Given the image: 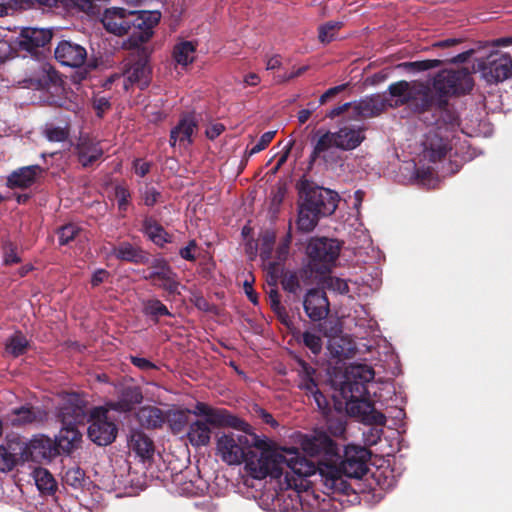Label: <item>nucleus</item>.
I'll return each instance as SVG.
<instances>
[{
  "instance_id": "25",
  "label": "nucleus",
  "mask_w": 512,
  "mask_h": 512,
  "mask_svg": "<svg viewBox=\"0 0 512 512\" xmlns=\"http://www.w3.org/2000/svg\"><path fill=\"white\" fill-rule=\"evenodd\" d=\"M75 154L83 168H90L101 160L104 150L99 141L89 137H81L75 146Z\"/></svg>"
},
{
  "instance_id": "59",
  "label": "nucleus",
  "mask_w": 512,
  "mask_h": 512,
  "mask_svg": "<svg viewBox=\"0 0 512 512\" xmlns=\"http://www.w3.org/2000/svg\"><path fill=\"white\" fill-rule=\"evenodd\" d=\"M276 131H267L260 137L259 141L248 151L249 156L264 150L273 140Z\"/></svg>"
},
{
  "instance_id": "34",
  "label": "nucleus",
  "mask_w": 512,
  "mask_h": 512,
  "mask_svg": "<svg viewBox=\"0 0 512 512\" xmlns=\"http://www.w3.org/2000/svg\"><path fill=\"white\" fill-rule=\"evenodd\" d=\"M139 424L146 429L162 428L165 424V412L156 406L141 407L136 413Z\"/></svg>"
},
{
  "instance_id": "17",
  "label": "nucleus",
  "mask_w": 512,
  "mask_h": 512,
  "mask_svg": "<svg viewBox=\"0 0 512 512\" xmlns=\"http://www.w3.org/2000/svg\"><path fill=\"white\" fill-rule=\"evenodd\" d=\"M253 472V476L258 479L270 476L272 478H280L284 469L288 468L287 450L281 452H264L258 459L257 463H247Z\"/></svg>"
},
{
  "instance_id": "39",
  "label": "nucleus",
  "mask_w": 512,
  "mask_h": 512,
  "mask_svg": "<svg viewBox=\"0 0 512 512\" xmlns=\"http://www.w3.org/2000/svg\"><path fill=\"white\" fill-rule=\"evenodd\" d=\"M29 347V340L20 330L15 331L5 342V352L14 358L24 355Z\"/></svg>"
},
{
  "instance_id": "56",
  "label": "nucleus",
  "mask_w": 512,
  "mask_h": 512,
  "mask_svg": "<svg viewBox=\"0 0 512 512\" xmlns=\"http://www.w3.org/2000/svg\"><path fill=\"white\" fill-rule=\"evenodd\" d=\"M29 0H5L0 3V17H4L19 10V7L28 6Z\"/></svg>"
},
{
  "instance_id": "22",
  "label": "nucleus",
  "mask_w": 512,
  "mask_h": 512,
  "mask_svg": "<svg viewBox=\"0 0 512 512\" xmlns=\"http://www.w3.org/2000/svg\"><path fill=\"white\" fill-rule=\"evenodd\" d=\"M116 391L117 400L107 403V406L116 412H130L143 400L142 390L139 386L122 384L116 388Z\"/></svg>"
},
{
  "instance_id": "14",
  "label": "nucleus",
  "mask_w": 512,
  "mask_h": 512,
  "mask_svg": "<svg viewBox=\"0 0 512 512\" xmlns=\"http://www.w3.org/2000/svg\"><path fill=\"white\" fill-rule=\"evenodd\" d=\"M187 412L191 413L190 410ZM192 413L196 416H204L203 422L209 423L211 426L220 427H231L242 432H246L249 425L242 419L231 414L227 409L214 408L204 402H197Z\"/></svg>"
},
{
  "instance_id": "5",
  "label": "nucleus",
  "mask_w": 512,
  "mask_h": 512,
  "mask_svg": "<svg viewBox=\"0 0 512 512\" xmlns=\"http://www.w3.org/2000/svg\"><path fill=\"white\" fill-rule=\"evenodd\" d=\"M388 93L395 98L393 102L389 99L388 107L398 108L410 104L412 110L421 116L420 120L423 122L425 115L430 113L432 98L431 89L428 86L421 85L419 88H413L409 82L400 80L388 86Z\"/></svg>"
},
{
  "instance_id": "13",
  "label": "nucleus",
  "mask_w": 512,
  "mask_h": 512,
  "mask_svg": "<svg viewBox=\"0 0 512 512\" xmlns=\"http://www.w3.org/2000/svg\"><path fill=\"white\" fill-rule=\"evenodd\" d=\"M477 62L482 77L490 84L502 82L512 75V56L509 53L494 51Z\"/></svg>"
},
{
  "instance_id": "60",
  "label": "nucleus",
  "mask_w": 512,
  "mask_h": 512,
  "mask_svg": "<svg viewBox=\"0 0 512 512\" xmlns=\"http://www.w3.org/2000/svg\"><path fill=\"white\" fill-rule=\"evenodd\" d=\"M3 251L5 264H17L21 261L17 254V247L12 242L7 241L3 245Z\"/></svg>"
},
{
  "instance_id": "55",
  "label": "nucleus",
  "mask_w": 512,
  "mask_h": 512,
  "mask_svg": "<svg viewBox=\"0 0 512 512\" xmlns=\"http://www.w3.org/2000/svg\"><path fill=\"white\" fill-rule=\"evenodd\" d=\"M66 7L77 8L79 11L93 14L95 12V2L93 0H62Z\"/></svg>"
},
{
  "instance_id": "3",
  "label": "nucleus",
  "mask_w": 512,
  "mask_h": 512,
  "mask_svg": "<svg viewBox=\"0 0 512 512\" xmlns=\"http://www.w3.org/2000/svg\"><path fill=\"white\" fill-rule=\"evenodd\" d=\"M364 128L342 127L336 132L327 131L316 141L309 156V165H313L317 159L322 158L326 163L337 162L335 153L330 151L335 147L343 151L357 148L364 140Z\"/></svg>"
},
{
  "instance_id": "16",
  "label": "nucleus",
  "mask_w": 512,
  "mask_h": 512,
  "mask_svg": "<svg viewBox=\"0 0 512 512\" xmlns=\"http://www.w3.org/2000/svg\"><path fill=\"white\" fill-rule=\"evenodd\" d=\"M20 448L21 461H50L60 455L53 439L41 435L30 440L29 443L17 444Z\"/></svg>"
},
{
  "instance_id": "58",
  "label": "nucleus",
  "mask_w": 512,
  "mask_h": 512,
  "mask_svg": "<svg viewBox=\"0 0 512 512\" xmlns=\"http://www.w3.org/2000/svg\"><path fill=\"white\" fill-rule=\"evenodd\" d=\"M36 482L40 490L53 491L55 489L56 483L47 470L38 472Z\"/></svg>"
},
{
  "instance_id": "40",
  "label": "nucleus",
  "mask_w": 512,
  "mask_h": 512,
  "mask_svg": "<svg viewBox=\"0 0 512 512\" xmlns=\"http://www.w3.org/2000/svg\"><path fill=\"white\" fill-rule=\"evenodd\" d=\"M19 442H11L8 447L0 446V471L8 472L14 469L20 458Z\"/></svg>"
},
{
  "instance_id": "52",
  "label": "nucleus",
  "mask_w": 512,
  "mask_h": 512,
  "mask_svg": "<svg viewBox=\"0 0 512 512\" xmlns=\"http://www.w3.org/2000/svg\"><path fill=\"white\" fill-rule=\"evenodd\" d=\"M43 133L50 142H64L69 137V129L67 127L46 125Z\"/></svg>"
},
{
  "instance_id": "37",
  "label": "nucleus",
  "mask_w": 512,
  "mask_h": 512,
  "mask_svg": "<svg viewBox=\"0 0 512 512\" xmlns=\"http://www.w3.org/2000/svg\"><path fill=\"white\" fill-rule=\"evenodd\" d=\"M321 218V215H319L313 209H310V206L308 204H306L303 200L299 199L296 226L300 232H312L318 225V222Z\"/></svg>"
},
{
  "instance_id": "1",
  "label": "nucleus",
  "mask_w": 512,
  "mask_h": 512,
  "mask_svg": "<svg viewBox=\"0 0 512 512\" xmlns=\"http://www.w3.org/2000/svg\"><path fill=\"white\" fill-rule=\"evenodd\" d=\"M431 110L424 117V123L432 129L426 134L425 157L433 163L442 161L452 150V135L460 126V117L449 97L470 93L474 80L467 68L444 69L433 78Z\"/></svg>"
},
{
  "instance_id": "43",
  "label": "nucleus",
  "mask_w": 512,
  "mask_h": 512,
  "mask_svg": "<svg viewBox=\"0 0 512 512\" xmlns=\"http://www.w3.org/2000/svg\"><path fill=\"white\" fill-rule=\"evenodd\" d=\"M375 372L371 366L366 364H355L347 368L346 379H354L368 384L374 379Z\"/></svg>"
},
{
  "instance_id": "9",
  "label": "nucleus",
  "mask_w": 512,
  "mask_h": 512,
  "mask_svg": "<svg viewBox=\"0 0 512 512\" xmlns=\"http://www.w3.org/2000/svg\"><path fill=\"white\" fill-rule=\"evenodd\" d=\"M150 51L146 47L138 48L129 56L124 64L123 76L130 85L141 90L147 88L152 79V68L149 64Z\"/></svg>"
},
{
  "instance_id": "46",
  "label": "nucleus",
  "mask_w": 512,
  "mask_h": 512,
  "mask_svg": "<svg viewBox=\"0 0 512 512\" xmlns=\"http://www.w3.org/2000/svg\"><path fill=\"white\" fill-rule=\"evenodd\" d=\"M343 27L340 21H328L318 28V39L322 44H329L335 40L337 32Z\"/></svg>"
},
{
  "instance_id": "21",
  "label": "nucleus",
  "mask_w": 512,
  "mask_h": 512,
  "mask_svg": "<svg viewBox=\"0 0 512 512\" xmlns=\"http://www.w3.org/2000/svg\"><path fill=\"white\" fill-rule=\"evenodd\" d=\"M55 58L63 66L78 68L85 63L87 51L78 43L62 40L55 48Z\"/></svg>"
},
{
  "instance_id": "33",
  "label": "nucleus",
  "mask_w": 512,
  "mask_h": 512,
  "mask_svg": "<svg viewBox=\"0 0 512 512\" xmlns=\"http://www.w3.org/2000/svg\"><path fill=\"white\" fill-rule=\"evenodd\" d=\"M292 239V225L289 223L286 233L280 238L275 250L274 261L269 262V274L276 276L277 273H280L281 267L289 257Z\"/></svg>"
},
{
  "instance_id": "12",
  "label": "nucleus",
  "mask_w": 512,
  "mask_h": 512,
  "mask_svg": "<svg viewBox=\"0 0 512 512\" xmlns=\"http://www.w3.org/2000/svg\"><path fill=\"white\" fill-rule=\"evenodd\" d=\"M147 274L143 278L153 286L163 289L169 295L180 294V282L177 273L163 257L149 258Z\"/></svg>"
},
{
  "instance_id": "32",
  "label": "nucleus",
  "mask_w": 512,
  "mask_h": 512,
  "mask_svg": "<svg viewBox=\"0 0 512 512\" xmlns=\"http://www.w3.org/2000/svg\"><path fill=\"white\" fill-rule=\"evenodd\" d=\"M113 255L118 260L133 264L145 265L149 263V254L142 248L136 247L129 242H121L118 246L114 247Z\"/></svg>"
},
{
  "instance_id": "51",
  "label": "nucleus",
  "mask_w": 512,
  "mask_h": 512,
  "mask_svg": "<svg viewBox=\"0 0 512 512\" xmlns=\"http://www.w3.org/2000/svg\"><path fill=\"white\" fill-rule=\"evenodd\" d=\"M81 232L80 227L73 223L66 224L60 227L57 231L58 240L60 245H67L73 241Z\"/></svg>"
},
{
  "instance_id": "41",
  "label": "nucleus",
  "mask_w": 512,
  "mask_h": 512,
  "mask_svg": "<svg viewBox=\"0 0 512 512\" xmlns=\"http://www.w3.org/2000/svg\"><path fill=\"white\" fill-rule=\"evenodd\" d=\"M276 232L272 229L264 230L259 237L260 252L259 256L261 260L267 265L269 270V262L274 261L273 251L276 243Z\"/></svg>"
},
{
  "instance_id": "27",
  "label": "nucleus",
  "mask_w": 512,
  "mask_h": 512,
  "mask_svg": "<svg viewBox=\"0 0 512 512\" xmlns=\"http://www.w3.org/2000/svg\"><path fill=\"white\" fill-rule=\"evenodd\" d=\"M198 128V118L193 112L181 115L177 125L170 132V144L175 146L176 142L192 144V135Z\"/></svg>"
},
{
  "instance_id": "28",
  "label": "nucleus",
  "mask_w": 512,
  "mask_h": 512,
  "mask_svg": "<svg viewBox=\"0 0 512 512\" xmlns=\"http://www.w3.org/2000/svg\"><path fill=\"white\" fill-rule=\"evenodd\" d=\"M351 415L357 416L360 420L368 425L384 426L386 424V416L375 409L374 404L370 400H362L351 404L348 407Z\"/></svg>"
},
{
  "instance_id": "38",
  "label": "nucleus",
  "mask_w": 512,
  "mask_h": 512,
  "mask_svg": "<svg viewBox=\"0 0 512 512\" xmlns=\"http://www.w3.org/2000/svg\"><path fill=\"white\" fill-rule=\"evenodd\" d=\"M210 424L202 420H196L189 425L187 437L194 447L206 446L210 442Z\"/></svg>"
},
{
  "instance_id": "2",
  "label": "nucleus",
  "mask_w": 512,
  "mask_h": 512,
  "mask_svg": "<svg viewBox=\"0 0 512 512\" xmlns=\"http://www.w3.org/2000/svg\"><path fill=\"white\" fill-rule=\"evenodd\" d=\"M303 450L310 456L323 454L328 461L318 462V475L325 489L330 493L349 495L351 485L344 479V473L333 458H339L336 443L326 433H319L303 443Z\"/></svg>"
},
{
  "instance_id": "62",
  "label": "nucleus",
  "mask_w": 512,
  "mask_h": 512,
  "mask_svg": "<svg viewBox=\"0 0 512 512\" xmlns=\"http://www.w3.org/2000/svg\"><path fill=\"white\" fill-rule=\"evenodd\" d=\"M310 395L313 397L317 408L324 415H326L330 412V403H329L327 397L325 395H323V393L319 390V388L316 389L315 391H313Z\"/></svg>"
},
{
  "instance_id": "7",
  "label": "nucleus",
  "mask_w": 512,
  "mask_h": 512,
  "mask_svg": "<svg viewBox=\"0 0 512 512\" xmlns=\"http://www.w3.org/2000/svg\"><path fill=\"white\" fill-rule=\"evenodd\" d=\"M300 200H303L322 217L333 214L338 205V194L330 189L320 187L303 178L297 183Z\"/></svg>"
},
{
  "instance_id": "42",
  "label": "nucleus",
  "mask_w": 512,
  "mask_h": 512,
  "mask_svg": "<svg viewBox=\"0 0 512 512\" xmlns=\"http://www.w3.org/2000/svg\"><path fill=\"white\" fill-rule=\"evenodd\" d=\"M196 44L191 41H181L173 48V58L177 64L187 66L194 60Z\"/></svg>"
},
{
  "instance_id": "57",
  "label": "nucleus",
  "mask_w": 512,
  "mask_h": 512,
  "mask_svg": "<svg viewBox=\"0 0 512 512\" xmlns=\"http://www.w3.org/2000/svg\"><path fill=\"white\" fill-rule=\"evenodd\" d=\"M115 197L118 202V209L122 212H125L128 208L131 194L127 187L118 185L115 188Z\"/></svg>"
},
{
  "instance_id": "35",
  "label": "nucleus",
  "mask_w": 512,
  "mask_h": 512,
  "mask_svg": "<svg viewBox=\"0 0 512 512\" xmlns=\"http://www.w3.org/2000/svg\"><path fill=\"white\" fill-rule=\"evenodd\" d=\"M129 447L142 461L151 459L154 455V443L142 431L136 430L131 433Z\"/></svg>"
},
{
  "instance_id": "49",
  "label": "nucleus",
  "mask_w": 512,
  "mask_h": 512,
  "mask_svg": "<svg viewBox=\"0 0 512 512\" xmlns=\"http://www.w3.org/2000/svg\"><path fill=\"white\" fill-rule=\"evenodd\" d=\"M38 412L34 407L31 406H21L13 410V414L17 416L16 419L13 420L14 425H24L30 424L37 421Z\"/></svg>"
},
{
  "instance_id": "24",
  "label": "nucleus",
  "mask_w": 512,
  "mask_h": 512,
  "mask_svg": "<svg viewBox=\"0 0 512 512\" xmlns=\"http://www.w3.org/2000/svg\"><path fill=\"white\" fill-rule=\"evenodd\" d=\"M130 11L124 8L113 7L106 9L102 23L105 29L117 36L128 35L130 26Z\"/></svg>"
},
{
  "instance_id": "47",
  "label": "nucleus",
  "mask_w": 512,
  "mask_h": 512,
  "mask_svg": "<svg viewBox=\"0 0 512 512\" xmlns=\"http://www.w3.org/2000/svg\"><path fill=\"white\" fill-rule=\"evenodd\" d=\"M165 418V423H168L174 433L182 432L188 421L187 412L183 410L165 412Z\"/></svg>"
},
{
  "instance_id": "10",
  "label": "nucleus",
  "mask_w": 512,
  "mask_h": 512,
  "mask_svg": "<svg viewBox=\"0 0 512 512\" xmlns=\"http://www.w3.org/2000/svg\"><path fill=\"white\" fill-rule=\"evenodd\" d=\"M89 439L98 446H107L114 442L118 434L115 422L108 417V410L102 406L93 407L88 416Z\"/></svg>"
},
{
  "instance_id": "6",
  "label": "nucleus",
  "mask_w": 512,
  "mask_h": 512,
  "mask_svg": "<svg viewBox=\"0 0 512 512\" xmlns=\"http://www.w3.org/2000/svg\"><path fill=\"white\" fill-rule=\"evenodd\" d=\"M340 250L341 246L335 239L311 238L306 248L310 271L320 275L329 273L339 257Z\"/></svg>"
},
{
  "instance_id": "30",
  "label": "nucleus",
  "mask_w": 512,
  "mask_h": 512,
  "mask_svg": "<svg viewBox=\"0 0 512 512\" xmlns=\"http://www.w3.org/2000/svg\"><path fill=\"white\" fill-rule=\"evenodd\" d=\"M61 454H70L79 448L82 442V433L77 426L61 425L58 436L54 439Z\"/></svg>"
},
{
  "instance_id": "26",
  "label": "nucleus",
  "mask_w": 512,
  "mask_h": 512,
  "mask_svg": "<svg viewBox=\"0 0 512 512\" xmlns=\"http://www.w3.org/2000/svg\"><path fill=\"white\" fill-rule=\"evenodd\" d=\"M43 173L44 169L37 164L20 167L7 177L6 185L10 189H27L34 185Z\"/></svg>"
},
{
  "instance_id": "4",
  "label": "nucleus",
  "mask_w": 512,
  "mask_h": 512,
  "mask_svg": "<svg viewBox=\"0 0 512 512\" xmlns=\"http://www.w3.org/2000/svg\"><path fill=\"white\" fill-rule=\"evenodd\" d=\"M266 449L267 442L256 435L223 434L217 439V451L222 460L229 465L241 464L253 455L252 448Z\"/></svg>"
},
{
  "instance_id": "11",
  "label": "nucleus",
  "mask_w": 512,
  "mask_h": 512,
  "mask_svg": "<svg viewBox=\"0 0 512 512\" xmlns=\"http://www.w3.org/2000/svg\"><path fill=\"white\" fill-rule=\"evenodd\" d=\"M130 26L128 44L131 48H139L148 42L154 34V28L161 19L159 11H130Z\"/></svg>"
},
{
  "instance_id": "29",
  "label": "nucleus",
  "mask_w": 512,
  "mask_h": 512,
  "mask_svg": "<svg viewBox=\"0 0 512 512\" xmlns=\"http://www.w3.org/2000/svg\"><path fill=\"white\" fill-rule=\"evenodd\" d=\"M389 104V99L379 94H374L353 105L354 114L361 118L379 116Z\"/></svg>"
},
{
  "instance_id": "36",
  "label": "nucleus",
  "mask_w": 512,
  "mask_h": 512,
  "mask_svg": "<svg viewBox=\"0 0 512 512\" xmlns=\"http://www.w3.org/2000/svg\"><path fill=\"white\" fill-rule=\"evenodd\" d=\"M142 232L159 247H164L166 243L172 242V235L152 217H146L143 220Z\"/></svg>"
},
{
  "instance_id": "19",
  "label": "nucleus",
  "mask_w": 512,
  "mask_h": 512,
  "mask_svg": "<svg viewBox=\"0 0 512 512\" xmlns=\"http://www.w3.org/2000/svg\"><path fill=\"white\" fill-rule=\"evenodd\" d=\"M370 456L371 452L367 448L349 445L345 449L344 458L337 466L346 477L360 479L369 470L367 463Z\"/></svg>"
},
{
  "instance_id": "44",
  "label": "nucleus",
  "mask_w": 512,
  "mask_h": 512,
  "mask_svg": "<svg viewBox=\"0 0 512 512\" xmlns=\"http://www.w3.org/2000/svg\"><path fill=\"white\" fill-rule=\"evenodd\" d=\"M343 391L350 393V403L348 404V407L351 404L365 400L364 397L368 394L366 383L346 378L343 384Z\"/></svg>"
},
{
  "instance_id": "45",
  "label": "nucleus",
  "mask_w": 512,
  "mask_h": 512,
  "mask_svg": "<svg viewBox=\"0 0 512 512\" xmlns=\"http://www.w3.org/2000/svg\"><path fill=\"white\" fill-rule=\"evenodd\" d=\"M143 313L158 322L160 317L172 316L167 306L159 299H148L144 302Z\"/></svg>"
},
{
  "instance_id": "18",
  "label": "nucleus",
  "mask_w": 512,
  "mask_h": 512,
  "mask_svg": "<svg viewBox=\"0 0 512 512\" xmlns=\"http://www.w3.org/2000/svg\"><path fill=\"white\" fill-rule=\"evenodd\" d=\"M288 454V469L291 473L285 472V480L287 485L295 489L302 486V482L305 477L318 474V464L316 465L311 460H308L301 453L293 448L287 450Z\"/></svg>"
},
{
  "instance_id": "54",
  "label": "nucleus",
  "mask_w": 512,
  "mask_h": 512,
  "mask_svg": "<svg viewBox=\"0 0 512 512\" xmlns=\"http://www.w3.org/2000/svg\"><path fill=\"white\" fill-rule=\"evenodd\" d=\"M303 344L314 354L318 355L322 350V339L320 336L305 331L302 335Z\"/></svg>"
},
{
  "instance_id": "53",
  "label": "nucleus",
  "mask_w": 512,
  "mask_h": 512,
  "mask_svg": "<svg viewBox=\"0 0 512 512\" xmlns=\"http://www.w3.org/2000/svg\"><path fill=\"white\" fill-rule=\"evenodd\" d=\"M271 277V280L268 281V290L266 291L270 308L275 309L279 308V306H282L281 304V296L279 294L278 288H277V280L279 277V273L276 274V276H273L272 274H269Z\"/></svg>"
},
{
  "instance_id": "20",
  "label": "nucleus",
  "mask_w": 512,
  "mask_h": 512,
  "mask_svg": "<svg viewBox=\"0 0 512 512\" xmlns=\"http://www.w3.org/2000/svg\"><path fill=\"white\" fill-rule=\"evenodd\" d=\"M303 308L309 319L317 322L328 316L330 303L323 290L312 288L304 296Z\"/></svg>"
},
{
  "instance_id": "23",
  "label": "nucleus",
  "mask_w": 512,
  "mask_h": 512,
  "mask_svg": "<svg viewBox=\"0 0 512 512\" xmlns=\"http://www.w3.org/2000/svg\"><path fill=\"white\" fill-rule=\"evenodd\" d=\"M52 39V32L47 29L26 27L17 38V46L22 51L35 55L40 47H44Z\"/></svg>"
},
{
  "instance_id": "15",
  "label": "nucleus",
  "mask_w": 512,
  "mask_h": 512,
  "mask_svg": "<svg viewBox=\"0 0 512 512\" xmlns=\"http://www.w3.org/2000/svg\"><path fill=\"white\" fill-rule=\"evenodd\" d=\"M87 400L79 393L66 394L58 408L57 418L61 425L79 426L84 425L87 419Z\"/></svg>"
},
{
  "instance_id": "8",
  "label": "nucleus",
  "mask_w": 512,
  "mask_h": 512,
  "mask_svg": "<svg viewBox=\"0 0 512 512\" xmlns=\"http://www.w3.org/2000/svg\"><path fill=\"white\" fill-rule=\"evenodd\" d=\"M465 44V41L462 38H447L444 40H439L433 44L436 48H455V51L458 53L454 56H451V53L445 56L443 60L439 59H426V60H418L413 62H405L401 64V66L406 69L414 72L427 71L433 68L439 67L443 62H451V63H465L478 49L474 47H468Z\"/></svg>"
},
{
  "instance_id": "64",
  "label": "nucleus",
  "mask_w": 512,
  "mask_h": 512,
  "mask_svg": "<svg viewBox=\"0 0 512 512\" xmlns=\"http://www.w3.org/2000/svg\"><path fill=\"white\" fill-rule=\"evenodd\" d=\"M295 362L297 363V367L295 370L298 373V377L303 376H315L316 369L312 367L309 363L303 360L300 357H295Z\"/></svg>"
},
{
  "instance_id": "48",
  "label": "nucleus",
  "mask_w": 512,
  "mask_h": 512,
  "mask_svg": "<svg viewBox=\"0 0 512 512\" xmlns=\"http://www.w3.org/2000/svg\"><path fill=\"white\" fill-rule=\"evenodd\" d=\"M62 480L66 485L75 489L81 488L85 481V472L78 466L68 468L64 471Z\"/></svg>"
},
{
  "instance_id": "50",
  "label": "nucleus",
  "mask_w": 512,
  "mask_h": 512,
  "mask_svg": "<svg viewBox=\"0 0 512 512\" xmlns=\"http://www.w3.org/2000/svg\"><path fill=\"white\" fill-rule=\"evenodd\" d=\"M323 287L330 291L339 294H347L349 292V286L346 280L336 276H325L322 280Z\"/></svg>"
},
{
  "instance_id": "31",
  "label": "nucleus",
  "mask_w": 512,
  "mask_h": 512,
  "mask_svg": "<svg viewBox=\"0 0 512 512\" xmlns=\"http://www.w3.org/2000/svg\"><path fill=\"white\" fill-rule=\"evenodd\" d=\"M282 278L281 285L282 288L295 296H299L302 291V283H306V281L310 278L313 272L310 271L309 267L300 268L296 271H286L282 270Z\"/></svg>"
},
{
  "instance_id": "61",
  "label": "nucleus",
  "mask_w": 512,
  "mask_h": 512,
  "mask_svg": "<svg viewBox=\"0 0 512 512\" xmlns=\"http://www.w3.org/2000/svg\"><path fill=\"white\" fill-rule=\"evenodd\" d=\"M43 79L40 80V85L45 87L49 85H57L60 81V75L59 73L53 69L52 67H43Z\"/></svg>"
},
{
  "instance_id": "63",
  "label": "nucleus",
  "mask_w": 512,
  "mask_h": 512,
  "mask_svg": "<svg viewBox=\"0 0 512 512\" xmlns=\"http://www.w3.org/2000/svg\"><path fill=\"white\" fill-rule=\"evenodd\" d=\"M297 387L300 390L305 391V394L309 396L313 391L318 389V384L314 376H303L299 377V383L297 384Z\"/></svg>"
}]
</instances>
